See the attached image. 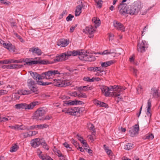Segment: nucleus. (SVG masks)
I'll return each instance as SVG.
<instances>
[{"mask_svg": "<svg viewBox=\"0 0 160 160\" xmlns=\"http://www.w3.org/2000/svg\"><path fill=\"white\" fill-rule=\"evenodd\" d=\"M82 51V50H73L72 51V56L78 55L79 59L83 61L92 62L96 60L94 56L92 54H84Z\"/></svg>", "mask_w": 160, "mask_h": 160, "instance_id": "obj_1", "label": "nucleus"}, {"mask_svg": "<svg viewBox=\"0 0 160 160\" xmlns=\"http://www.w3.org/2000/svg\"><path fill=\"white\" fill-rule=\"evenodd\" d=\"M92 21L95 24V27L91 25L86 27L85 28L86 33L89 34L88 37L91 38L93 37L95 29L100 26L101 22L100 19L95 17L92 18Z\"/></svg>", "mask_w": 160, "mask_h": 160, "instance_id": "obj_2", "label": "nucleus"}, {"mask_svg": "<svg viewBox=\"0 0 160 160\" xmlns=\"http://www.w3.org/2000/svg\"><path fill=\"white\" fill-rule=\"evenodd\" d=\"M40 103V102L38 101H35L31 102L29 104L26 103H21L17 104L15 105V108L18 109L30 110L37 105Z\"/></svg>", "mask_w": 160, "mask_h": 160, "instance_id": "obj_3", "label": "nucleus"}, {"mask_svg": "<svg viewBox=\"0 0 160 160\" xmlns=\"http://www.w3.org/2000/svg\"><path fill=\"white\" fill-rule=\"evenodd\" d=\"M142 8L141 2H134L128 10V13L131 15H136Z\"/></svg>", "mask_w": 160, "mask_h": 160, "instance_id": "obj_4", "label": "nucleus"}, {"mask_svg": "<svg viewBox=\"0 0 160 160\" xmlns=\"http://www.w3.org/2000/svg\"><path fill=\"white\" fill-rule=\"evenodd\" d=\"M53 83L55 86L59 87H66L71 84L70 82L68 80L64 78H61L60 79H53Z\"/></svg>", "mask_w": 160, "mask_h": 160, "instance_id": "obj_5", "label": "nucleus"}, {"mask_svg": "<svg viewBox=\"0 0 160 160\" xmlns=\"http://www.w3.org/2000/svg\"><path fill=\"white\" fill-rule=\"evenodd\" d=\"M60 73L57 70H50L42 73L43 79H50L57 74H60Z\"/></svg>", "mask_w": 160, "mask_h": 160, "instance_id": "obj_6", "label": "nucleus"}, {"mask_svg": "<svg viewBox=\"0 0 160 160\" xmlns=\"http://www.w3.org/2000/svg\"><path fill=\"white\" fill-rule=\"evenodd\" d=\"M46 112L42 108H39L35 112L34 119L38 120H42L43 116L44 115Z\"/></svg>", "mask_w": 160, "mask_h": 160, "instance_id": "obj_7", "label": "nucleus"}, {"mask_svg": "<svg viewBox=\"0 0 160 160\" xmlns=\"http://www.w3.org/2000/svg\"><path fill=\"white\" fill-rule=\"evenodd\" d=\"M148 47V44L144 40L139 41L137 45L138 51L142 53L144 52Z\"/></svg>", "mask_w": 160, "mask_h": 160, "instance_id": "obj_8", "label": "nucleus"}, {"mask_svg": "<svg viewBox=\"0 0 160 160\" xmlns=\"http://www.w3.org/2000/svg\"><path fill=\"white\" fill-rule=\"evenodd\" d=\"M139 129V126L138 124H135L132 128H131L129 131L130 136L134 137L136 135L138 134Z\"/></svg>", "mask_w": 160, "mask_h": 160, "instance_id": "obj_9", "label": "nucleus"}, {"mask_svg": "<svg viewBox=\"0 0 160 160\" xmlns=\"http://www.w3.org/2000/svg\"><path fill=\"white\" fill-rule=\"evenodd\" d=\"M65 53H62L57 55L55 59L53 60V63L56 62H61L68 59Z\"/></svg>", "mask_w": 160, "mask_h": 160, "instance_id": "obj_10", "label": "nucleus"}, {"mask_svg": "<svg viewBox=\"0 0 160 160\" xmlns=\"http://www.w3.org/2000/svg\"><path fill=\"white\" fill-rule=\"evenodd\" d=\"M127 4H126L120 3L118 6V8L120 9V13L122 15H125L127 14H128V10L126 8Z\"/></svg>", "mask_w": 160, "mask_h": 160, "instance_id": "obj_11", "label": "nucleus"}, {"mask_svg": "<svg viewBox=\"0 0 160 160\" xmlns=\"http://www.w3.org/2000/svg\"><path fill=\"white\" fill-rule=\"evenodd\" d=\"M38 58H34V59L32 58H23L22 59V62H25L23 65L31 66L32 65L35 64V63H36V62H35V59H37Z\"/></svg>", "mask_w": 160, "mask_h": 160, "instance_id": "obj_12", "label": "nucleus"}, {"mask_svg": "<svg viewBox=\"0 0 160 160\" xmlns=\"http://www.w3.org/2000/svg\"><path fill=\"white\" fill-rule=\"evenodd\" d=\"M71 109H72L71 111L72 112V114H73L72 115L78 116H79V114L82 112V111L81 109H83V108L74 107L71 108Z\"/></svg>", "mask_w": 160, "mask_h": 160, "instance_id": "obj_13", "label": "nucleus"}, {"mask_svg": "<svg viewBox=\"0 0 160 160\" xmlns=\"http://www.w3.org/2000/svg\"><path fill=\"white\" fill-rule=\"evenodd\" d=\"M150 94L151 96H152V98H157L159 96L158 90L155 87L152 88Z\"/></svg>", "mask_w": 160, "mask_h": 160, "instance_id": "obj_14", "label": "nucleus"}, {"mask_svg": "<svg viewBox=\"0 0 160 160\" xmlns=\"http://www.w3.org/2000/svg\"><path fill=\"white\" fill-rule=\"evenodd\" d=\"M35 62H36V63H35V64H47L53 63V61H50L46 60H41L39 58L38 60H37V59H35Z\"/></svg>", "mask_w": 160, "mask_h": 160, "instance_id": "obj_15", "label": "nucleus"}, {"mask_svg": "<svg viewBox=\"0 0 160 160\" xmlns=\"http://www.w3.org/2000/svg\"><path fill=\"white\" fill-rule=\"evenodd\" d=\"M29 52H32L33 54L35 53L38 56L41 55L42 52L38 47H33L29 50Z\"/></svg>", "mask_w": 160, "mask_h": 160, "instance_id": "obj_16", "label": "nucleus"}, {"mask_svg": "<svg viewBox=\"0 0 160 160\" xmlns=\"http://www.w3.org/2000/svg\"><path fill=\"white\" fill-rule=\"evenodd\" d=\"M39 138H36L32 140L31 142V144L32 147L36 148L38 147L40 145L41 143V140Z\"/></svg>", "mask_w": 160, "mask_h": 160, "instance_id": "obj_17", "label": "nucleus"}, {"mask_svg": "<svg viewBox=\"0 0 160 160\" xmlns=\"http://www.w3.org/2000/svg\"><path fill=\"white\" fill-rule=\"evenodd\" d=\"M29 72L35 80H37L38 79V80H40L43 79V77H42V73L40 75L36 72H34L32 71H30Z\"/></svg>", "mask_w": 160, "mask_h": 160, "instance_id": "obj_18", "label": "nucleus"}, {"mask_svg": "<svg viewBox=\"0 0 160 160\" xmlns=\"http://www.w3.org/2000/svg\"><path fill=\"white\" fill-rule=\"evenodd\" d=\"M101 89L102 92L105 93L104 95L105 96L108 97L110 95L111 92L109 91L108 87L105 86H102L101 87Z\"/></svg>", "mask_w": 160, "mask_h": 160, "instance_id": "obj_19", "label": "nucleus"}, {"mask_svg": "<svg viewBox=\"0 0 160 160\" xmlns=\"http://www.w3.org/2000/svg\"><path fill=\"white\" fill-rule=\"evenodd\" d=\"M4 47L10 51H15V47L12 45L10 42L6 43L4 44Z\"/></svg>", "mask_w": 160, "mask_h": 160, "instance_id": "obj_20", "label": "nucleus"}, {"mask_svg": "<svg viewBox=\"0 0 160 160\" xmlns=\"http://www.w3.org/2000/svg\"><path fill=\"white\" fill-rule=\"evenodd\" d=\"M68 44V41L66 40L62 39L59 40L57 42V45L62 47H65Z\"/></svg>", "mask_w": 160, "mask_h": 160, "instance_id": "obj_21", "label": "nucleus"}, {"mask_svg": "<svg viewBox=\"0 0 160 160\" xmlns=\"http://www.w3.org/2000/svg\"><path fill=\"white\" fill-rule=\"evenodd\" d=\"M147 110L146 114L148 116L151 118L152 116V114L150 112L151 110V101L150 100V99H149L147 103Z\"/></svg>", "mask_w": 160, "mask_h": 160, "instance_id": "obj_22", "label": "nucleus"}, {"mask_svg": "<svg viewBox=\"0 0 160 160\" xmlns=\"http://www.w3.org/2000/svg\"><path fill=\"white\" fill-rule=\"evenodd\" d=\"M114 60H110L105 62H100V63L102 67L106 68L114 63Z\"/></svg>", "mask_w": 160, "mask_h": 160, "instance_id": "obj_23", "label": "nucleus"}, {"mask_svg": "<svg viewBox=\"0 0 160 160\" xmlns=\"http://www.w3.org/2000/svg\"><path fill=\"white\" fill-rule=\"evenodd\" d=\"M113 25L114 27L118 30L122 29L123 26L122 24L116 21H114Z\"/></svg>", "mask_w": 160, "mask_h": 160, "instance_id": "obj_24", "label": "nucleus"}, {"mask_svg": "<svg viewBox=\"0 0 160 160\" xmlns=\"http://www.w3.org/2000/svg\"><path fill=\"white\" fill-rule=\"evenodd\" d=\"M82 7L78 5L76 7L75 11V15L76 16H79L82 12Z\"/></svg>", "mask_w": 160, "mask_h": 160, "instance_id": "obj_25", "label": "nucleus"}, {"mask_svg": "<svg viewBox=\"0 0 160 160\" xmlns=\"http://www.w3.org/2000/svg\"><path fill=\"white\" fill-rule=\"evenodd\" d=\"M92 88L91 87H88V86H84L83 87H79L78 88V90L80 91H87L91 90Z\"/></svg>", "mask_w": 160, "mask_h": 160, "instance_id": "obj_26", "label": "nucleus"}, {"mask_svg": "<svg viewBox=\"0 0 160 160\" xmlns=\"http://www.w3.org/2000/svg\"><path fill=\"white\" fill-rule=\"evenodd\" d=\"M28 86L29 88L35 86V82L32 79H28L27 81Z\"/></svg>", "mask_w": 160, "mask_h": 160, "instance_id": "obj_27", "label": "nucleus"}, {"mask_svg": "<svg viewBox=\"0 0 160 160\" xmlns=\"http://www.w3.org/2000/svg\"><path fill=\"white\" fill-rule=\"evenodd\" d=\"M18 146L15 144L11 148L10 151L12 152H16L18 149Z\"/></svg>", "mask_w": 160, "mask_h": 160, "instance_id": "obj_28", "label": "nucleus"}, {"mask_svg": "<svg viewBox=\"0 0 160 160\" xmlns=\"http://www.w3.org/2000/svg\"><path fill=\"white\" fill-rule=\"evenodd\" d=\"M30 136H31L30 135L28 132L23 133L20 135V137L22 139L27 138Z\"/></svg>", "mask_w": 160, "mask_h": 160, "instance_id": "obj_29", "label": "nucleus"}, {"mask_svg": "<svg viewBox=\"0 0 160 160\" xmlns=\"http://www.w3.org/2000/svg\"><path fill=\"white\" fill-rule=\"evenodd\" d=\"M133 144L131 143H128L125 146L124 148L125 149L129 150L133 148Z\"/></svg>", "mask_w": 160, "mask_h": 160, "instance_id": "obj_30", "label": "nucleus"}, {"mask_svg": "<svg viewBox=\"0 0 160 160\" xmlns=\"http://www.w3.org/2000/svg\"><path fill=\"white\" fill-rule=\"evenodd\" d=\"M48 125L46 124H40L39 125H37L36 126L37 128H38L39 129H42L44 128H46L48 127Z\"/></svg>", "mask_w": 160, "mask_h": 160, "instance_id": "obj_31", "label": "nucleus"}, {"mask_svg": "<svg viewBox=\"0 0 160 160\" xmlns=\"http://www.w3.org/2000/svg\"><path fill=\"white\" fill-rule=\"evenodd\" d=\"M154 138V135H153L152 134H148L145 135V136L144 137V139H148L149 140H152V139H153Z\"/></svg>", "mask_w": 160, "mask_h": 160, "instance_id": "obj_32", "label": "nucleus"}, {"mask_svg": "<svg viewBox=\"0 0 160 160\" xmlns=\"http://www.w3.org/2000/svg\"><path fill=\"white\" fill-rule=\"evenodd\" d=\"M112 93V96L114 97H118V100H120L122 99V98L119 96H120V94L118 92L117 93L116 92H113Z\"/></svg>", "mask_w": 160, "mask_h": 160, "instance_id": "obj_33", "label": "nucleus"}, {"mask_svg": "<svg viewBox=\"0 0 160 160\" xmlns=\"http://www.w3.org/2000/svg\"><path fill=\"white\" fill-rule=\"evenodd\" d=\"M30 92L31 93L32 92H34L36 93H38V90L37 88H36L34 86L32 87H30Z\"/></svg>", "mask_w": 160, "mask_h": 160, "instance_id": "obj_34", "label": "nucleus"}, {"mask_svg": "<svg viewBox=\"0 0 160 160\" xmlns=\"http://www.w3.org/2000/svg\"><path fill=\"white\" fill-rule=\"evenodd\" d=\"M10 119L11 118H10L8 116V118L0 117V122H5Z\"/></svg>", "mask_w": 160, "mask_h": 160, "instance_id": "obj_35", "label": "nucleus"}, {"mask_svg": "<svg viewBox=\"0 0 160 160\" xmlns=\"http://www.w3.org/2000/svg\"><path fill=\"white\" fill-rule=\"evenodd\" d=\"M113 87H114V90H115V91H117L118 92H119L122 91L123 90H124L125 89L122 88H120L121 87L119 86H116L114 85L113 86Z\"/></svg>", "mask_w": 160, "mask_h": 160, "instance_id": "obj_36", "label": "nucleus"}, {"mask_svg": "<svg viewBox=\"0 0 160 160\" xmlns=\"http://www.w3.org/2000/svg\"><path fill=\"white\" fill-rule=\"evenodd\" d=\"M95 2L96 3L98 7L99 8H101L102 6V0H95Z\"/></svg>", "mask_w": 160, "mask_h": 160, "instance_id": "obj_37", "label": "nucleus"}, {"mask_svg": "<svg viewBox=\"0 0 160 160\" xmlns=\"http://www.w3.org/2000/svg\"><path fill=\"white\" fill-rule=\"evenodd\" d=\"M20 92L22 95H24L28 94L31 93L30 90H22L20 91Z\"/></svg>", "mask_w": 160, "mask_h": 160, "instance_id": "obj_38", "label": "nucleus"}, {"mask_svg": "<svg viewBox=\"0 0 160 160\" xmlns=\"http://www.w3.org/2000/svg\"><path fill=\"white\" fill-rule=\"evenodd\" d=\"M72 102H74L73 103V105H82V104H84V103L83 102H82L80 101H78L76 99H75L74 100L72 101Z\"/></svg>", "mask_w": 160, "mask_h": 160, "instance_id": "obj_39", "label": "nucleus"}, {"mask_svg": "<svg viewBox=\"0 0 160 160\" xmlns=\"http://www.w3.org/2000/svg\"><path fill=\"white\" fill-rule=\"evenodd\" d=\"M40 144L42 145L43 148L46 149L47 150H48L49 148L47 144H46V142L44 141H41V143Z\"/></svg>", "mask_w": 160, "mask_h": 160, "instance_id": "obj_40", "label": "nucleus"}, {"mask_svg": "<svg viewBox=\"0 0 160 160\" xmlns=\"http://www.w3.org/2000/svg\"><path fill=\"white\" fill-rule=\"evenodd\" d=\"M38 152H40V153L38 154V156L42 160H47V157L46 158H44V156L43 154L41 155V154L42 153V152L39 149H38Z\"/></svg>", "mask_w": 160, "mask_h": 160, "instance_id": "obj_41", "label": "nucleus"}, {"mask_svg": "<svg viewBox=\"0 0 160 160\" xmlns=\"http://www.w3.org/2000/svg\"><path fill=\"white\" fill-rule=\"evenodd\" d=\"M114 53V52H109V50H104L103 52L99 53V54L102 55L109 54Z\"/></svg>", "mask_w": 160, "mask_h": 160, "instance_id": "obj_42", "label": "nucleus"}, {"mask_svg": "<svg viewBox=\"0 0 160 160\" xmlns=\"http://www.w3.org/2000/svg\"><path fill=\"white\" fill-rule=\"evenodd\" d=\"M98 68L97 67H92L88 68V69L89 71L93 72L98 71Z\"/></svg>", "mask_w": 160, "mask_h": 160, "instance_id": "obj_43", "label": "nucleus"}, {"mask_svg": "<svg viewBox=\"0 0 160 160\" xmlns=\"http://www.w3.org/2000/svg\"><path fill=\"white\" fill-rule=\"evenodd\" d=\"M38 83L40 85L42 86H46L49 84L50 83L48 82H43L41 81H38Z\"/></svg>", "mask_w": 160, "mask_h": 160, "instance_id": "obj_44", "label": "nucleus"}, {"mask_svg": "<svg viewBox=\"0 0 160 160\" xmlns=\"http://www.w3.org/2000/svg\"><path fill=\"white\" fill-rule=\"evenodd\" d=\"M78 98H87V96L86 95L85 93H84L80 92L79 93H78Z\"/></svg>", "mask_w": 160, "mask_h": 160, "instance_id": "obj_45", "label": "nucleus"}, {"mask_svg": "<svg viewBox=\"0 0 160 160\" xmlns=\"http://www.w3.org/2000/svg\"><path fill=\"white\" fill-rule=\"evenodd\" d=\"M74 18V16L71 14H69L68 16L66 18V20L68 21H69L72 20V19Z\"/></svg>", "mask_w": 160, "mask_h": 160, "instance_id": "obj_46", "label": "nucleus"}, {"mask_svg": "<svg viewBox=\"0 0 160 160\" xmlns=\"http://www.w3.org/2000/svg\"><path fill=\"white\" fill-rule=\"evenodd\" d=\"M64 104L67 105H73V102H72V101L71 100H69L68 101H64Z\"/></svg>", "mask_w": 160, "mask_h": 160, "instance_id": "obj_47", "label": "nucleus"}, {"mask_svg": "<svg viewBox=\"0 0 160 160\" xmlns=\"http://www.w3.org/2000/svg\"><path fill=\"white\" fill-rule=\"evenodd\" d=\"M8 92V91L4 90H0V96L3 95L7 94Z\"/></svg>", "mask_w": 160, "mask_h": 160, "instance_id": "obj_48", "label": "nucleus"}, {"mask_svg": "<svg viewBox=\"0 0 160 160\" xmlns=\"http://www.w3.org/2000/svg\"><path fill=\"white\" fill-rule=\"evenodd\" d=\"M65 53L66 54V57H67L68 59V58L70 56L72 55V51H68L66 52H65Z\"/></svg>", "mask_w": 160, "mask_h": 160, "instance_id": "obj_49", "label": "nucleus"}, {"mask_svg": "<svg viewBox=\"0 0 160 160\" xmlns=\"http://www.w3.org/2000/svg\"><path fill=\"white\" fill-rule=\"evenodd\" d=\"M89 128L90 130L93 131V132H95L94 126L92 124H91L90 125V126L89 127Z\"/></svg>", "mask_w": 160, "mask_h": 160, "instance_id": "obj_50", "label": "nucleus"}, {"mask_svg": "<svg viewBox=\"0 0 160 160\" xmlns=\"http://www.w3.org/2000/svg\"><path fill=\"white\" fill-rule=\"evenodd\" d=\"M77 24H76L74 26H71L70 29V33L74 31L75 28L77 27Z\"/></svg>", "mask_w": 160, "mask_h": 160, "instance_id": "obj_51", "label": "nucleus"}, {"mask_svg": "<svg viewBox=\"0 0 160 160\" xmlns=\"http://www.w3.org/2000/svg\"><path fill=\"white\" fill-rule=\"evenodd\" d=\"M94 103L95 104L100 107L101 104L100 103H101V101L97 100H95L94 101Z\"/></svg>", "mask_w": 160, "mask_h": 160, "instance_id": "obj_52", "label": "nucleus"}, {"mask_svg": "<svg viewBox=\"0 0 160 160\" xmlns=\"http://www.w3.org/2000/svg\"><path fill=\"white\" fill-rule=\"evenodd\" d=\"M67 12L66 10L64 11L60 15L59 18L61 19L63 18L64 15V14L66 15L67 14Z\"/></svg>", "mask_w": 160, "mask_h": 160, "instance_id": "obj_53", "label": "nucleus"}, {"mask_svg": "<svg viewBox=\"0 0 160 160\" xmlns=\"http://www.w3.org/2000/svg\"><path fill=\"white\" fill-rule=\"evenodd\" d=\"M37 125H33L27 128V130H32L35 128H37L36 127Z\"/></svg>", "mask_w": 160, "mask_h": 160, "instance_id": "obj_54", "label": "nucleus"}, {"mask_svg": "<svg viewBox=\"0 0 160 160\" xmlns=\"http://www.w3.org/2000/svg\"><path fill=\"white\" fill-rule=\"evenodd\" d=\"M16 64L9 65V69H16Z\"/></svg>", "mask_w": 160, "mask_h": 160, "instance_id": "obj_55", "label": "nucleus"}, {"mask_svg": "<svg viewBox=\"0 0 160 160\" xmlns=\"http://www.w3.org/2000/svg\"><path fill=\"white\" fill-rule=\"evenodd\" d=\"M100 103L101 104L100 107H102L106 108L108 106V104L107 103H104L103 102H101V103Z\"/></svg>", "mask_w": 160, "mask_h": 160, "instance_id": "obj_56", "label": "nucleus"}, {"mask_svg": "<svg viewBox=\"0 0 160 160\" xmlns=\"http://www.w3.org/2000/svg\"><path fill=\"white\" fill-rule=\"evenodd\" d=\"M114 36V35L113 34L111 33H109V40H112L113 39V37Z\"/></svg>", "mask_w": 160, "mask_h": 160, "instance_id": "obj_57", "label": "nucleus"}, {"mask_svg": "<svg viewBox=\"0 0 160 160\" xmlns=\"http://www.w3.org/2000/svg\"><path fill=\"white\" fill-rule=\"evenodd\" d=\"M15 60L13 59H7V64L14 63Z\"/></svg>", "mask_w": 160, "mask_h": 160, "instance_id": "obj_58", "label": "nucleus"}, {"mask_svg": "<svg viewBox=\"0 0 160 160\" xmlns=\"http://www.w3.org/2000/svg\"><path fill=\"white\" fill-rule=\"evenodd\" d=\"M72 109H71V108H68V109H67V111L66 112V113H68L70 115H72V114L71 111Z\"/></svg>", "mask_w": 160, "mask_h": 160, "instance_id": "obj_59", "label": "nucleus"}, {"mask_svg": "<svg viewBox=\"0 0 160 160\" xmlns=\"http://www.w3.org/2000/svg\"><path fill=\"white\" fill-rule=\"evenodd\" d=\"M82 143L83 144L84 147L87 148L88 147V144L86 142L85 140H84V141H82Z\"/></svg>", "mask_w": 160, "mask_h": 160, "instance_id": "obj_60", "label": "nucleus"}, {"mask_svg": "<svg viewBox=\"0 0 160 160\" xmlns=\"http://www.w3.org/2000/svg\"><path fill=\"white\" fill-rule=\"evenodd\" d=\"M22 63V59H21L20 60H15L14 63Z\"/></svg>", "mask_w": 160, "mask_h": 160, "instance_id": "obj_61", "label": "nucleus"}, {"mask_svg": "<svg viewBox=\"0 0 160 160\" xmlns=\"http://www.w3.org/2000/svg\"><path fill=\"white\" fill-rule=\"evenodd\" d=\"M16 69H18L22 68V67H23L24 65L22 64L20 65L18 64H16Z\"/></svg>", "mask_w": 160, "mask_h": 160, "instance_id": "obj_62", "label": "nucleus"}, {"mask_svg": "<svg viewBox=\"0 0 160 160\" xmlns=\"http://www.w3.org/2000/svg\"><path fill=\"white\" fill-rule=\"evenodd\" d=\"M71 142L72 143L74 144L76 146H77V145H78V143L77 141H76L74 139H72L71 140Z\"/></svg>", "mask_w": 160, "mask_h": 160, "instance_id": "obj_63", "label": "nucleus"}, {"mask_svg": "<svg viewBox=\"0 0 160 160\" xmlns=\"http://www.w3.org/2000/svg\"><path fill=\"white\" fill-rule=\"evenodd\" d=\"M77 138L81 142H82V141H84V140H83V138L79 136L78 134H77Z\"/></svg>", "mask_w": 160, "mask_h": 160, "instance_id": "obj_64", "label": "nucleus"}]
</instances>
